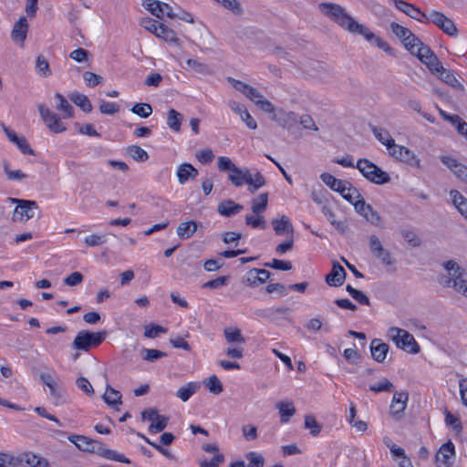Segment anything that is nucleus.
<instances>
[{
    "mask_svg": "<svg viewBox=\"0 0 467 467\" xmlns=\"http://www.w3.org/2000/svg\"><path fill=\"white\" fill-rule=\"evenodd\" d=\"M448 275H442L439 283L444 287H453L458 293L467 297V272L454 260H449L443 264Z\"/></svg>",
    "mask_w": 467,
    "mask_h": 467,
    "instance_id": "nucleus-1",
    "label": "nucleus"
},
{
    "mask_svg": "<svg viewBox=\"0 0 467 467\" xmlns=\"http://www.w3.org/2000/svg\"><path fill=\"white\" fill-rule=\"evenodd\" d=\"M356 168L368 181L375 184H385L391 180L388 172L382 171L378 165L368 159H358Z\"/></svg>",
    "mask_w": 467,
    "mask_h": 467,
    "instance_id": "nucleus-2",
    "label": "nucleus"
},
{
    "mask_svg": "<svg viewBox=\"0 0 467 467\" xmlns=\"http://www.w3.org/2000/svg\"><path fill=\"white\" fill-rule=\"evenodd\" d=\"M388 335L398 348L410 354H417L420 351L414 337L407 330L392 327L389 329Z\"/></svg>",
    "mask_w": 467,
    "mask_h": 467,
    "instance_id": "nucleus-3",
    "label": "nucleus"
},
{
    "mask_svg": "<svg viewBox=\"0 0 467 467\" xmlns=\"http://www.w3.org/2000/svg\"><path fill=\"white\" fill-rule=\"evenodd\" d=\"M322 12L346 30L351 28L355 19L341 5L331 3L320 4Z\"/></svg>",
    "mask_w": 467,
    "mask_h": 467,
    "instance_id": "nucleus-4",
    "label": "nucleus"
},
{
    "mask_svg": "<svg viewBox=\"0 0 467 467\" xmlns=\"http://www.w3.org/2000/svg\"><path fill=\"white\" fill-rule=\"evenodd\" d=\"M106 332H90L82 330L78 333L72 348L78 350L88 351L93 348L99 347L105 339Z\"/></svg>",
    "mask_w": 467,
    "mask_h": 467,
    "instance_id": "nucleus-5",
    "label": "nucleus"
},
{
    "mask_svg": "<svg viewBox=\"0 0 467 467\" xmlns=\"http://www.w3.org/2000/svg\"><path fill=\"white\" fill-rule=\"evenodd\" d=\"M12 201L17 202L12 215L14 222H26L35 217V212L38 210L36 202L19 199H13Z\"/></svg>",
    "mask_w": 467,
    "mask_h": 467,
    "instance_id": "nucleus-6",
    "label": "nucleus"
},
{
    "mask_svg": "<svg viewBox=\"0 0 467 467\" xmlns=\"http://www.w3.org/2000/svg\"><path fill=\"white\" fill-rule=\"evenodd\" d=\"M429 18V22L431 21L435 26H437L440 29H441L445 34L454 36L457 35V27L453 21L447 17L443 13H441L436 10H431L429 15H427Z\"/></svg>",
    "mask_w": 467,
    "mask_h": 467,
    "instance_id": "nucleus-7",
    "label": "nucleus"
},
{
    "mask_svg": "<svg viewBox=\"0 0 467 467\" xmlns=\"http://www.w3.org/2000/svg\"><path fill=\"white\" fill-rule=\"evenodd\" d=\"M38 111L39 114L43 119V121L47 124L48 129L52 130L53 132L58 133L62 132L66 130V127L64 124L60 121L57 115L51 110H49L47 108L45 107L43 104L38 105Z\"/></svg>",
    "mask_w": 467,
    "mask_h": 467,
    "instance_id": "nucleus-8",
    "label": "nucleus"
},
{
    "mask_svg": "<svg viewBox=\"0 0 467 467\" xmlns=\"http://www.w3.org/2000/svg\"><path fill=\"white\" fill-rule=\"evenodd\" d=\"M368 245L373 256L380 260L384 265H391L394 264L390 252L383 247L379 239L376 235H371L369 237Z\"/></svg>",
    "mask_w": 467,
    "mask_h": 467,
    "instance_id": "nucleus-9",
    "label": "nucleus"
},
{
    "mask_svg": "<svg viewBox=\"0 0 467 467\" xmlns=\"http://www.w3.org/2000/svg\"><path fill=\"white\" fill-rule=\"evenodd\" d=\"M39 379L48 388L50 396L55 400L56 404L63 401L66 391L49 373H41Z\"/></svg>",
    "mask_w": 467,
    "mask_h": 467,
    "instance_id": "nucleus-10",
    "label": "nucleus"
},
{
    "mask_svg": "<svg viewBox=\"0 0 467 467\" xmlns=\"http://www.w3.org/2000/svg\"><path fill=\"white\" fill-rule=\"evenodd\" d=\"M455 457V447L451 441L443 443L436 453L435 459L438 464H443L444 467H451ZM441 467V465H438Z\"/></svg>",
    "mask_w": 467,
    "mask_h": 467,
    "instance_id": "nucleus-11",
    "label": "nucleus"
},
{
    "mask_svg": "<svg viewBox=\"0 0 467 467\" xmlns=\"http://www.w3.org/2000/svg\"><path fill=\"white\" fill-rule=\"evenodd\" d=\"M395 6L410 17L420 22V23H429V18L427 17V14L421 12L418 7L415 5L407 3L402 0H396L394 2Z\"/></svg>",
    "mask_w": 467,
    "mask_h": 467,
    "instance_id": "nucleus-12",
    "label": "nucleus"
},
{
    "mask_svg": "<svg viewBox=\"0 0 467 467\" xmlns=\"http://www.w3.org/2000/svg\"><path fill=\"white\" fill-rule=\"evenodd\" d=\"M441 161L450 169L453 174L467 183V166L459 162L455 158L451 156H441Z\"/></svg>",
    "mask_w": 467,
    "mask_h": 467,
    "instance_id": "nucleus-13",
    "label": "nucleus"
},
{
    "mask_svg": "<svg viewBox=\"0 0 467 467\" xmlns=\"http://www.w3.org/2000/svg\"><path fill=\"white\" fill-rule=\"evenodd\" d=\"M68 441L74 443L80 451L97 454V449L101 442L87 438L83 435L73 434L68 437Z\"/></svg>",
    "mask_w": 467,
    "mask_h": 467,
    "instance_id": "nucleus-14",
    "label": "nucleus"
},
{
    "mask_svg": "<svg viewBox=\"0 0 467 467\" xmlns=\"http://www.w3.org/2000/svg\"><path fill=\"white\" fill-rule=\"evenodd\" d=\"M347 273L339 263L334 262L330 273L326 276V283L330 286H340L343 285Z\"/></svg>",
    "mask_w": 467,
    "mask_h": 467,
    "instance_id": "nucleus-15",
    "label": "nucleus"
},
{
    "mask_svg": "<svg viewBox=\"0 0 467 467\" xmlns=\"http://www.w3.org/2000/svg\"><path fill=\"white\" fill-rule=\"evenodd\" d=\"M19 465H25L26 467H48V462L47 459L37 456L32 452H24L16 457Z\"/></svg>",
    "mask_w": 467,
    "mask_h": 467,
    "instance_id": "nucleus-16",
    "label": "nucleus"
},
{
    "mask_svg": "<svg viewBox=\"0 0 467 467\" xmlns=\"http://www.w3.org/2000/svg\"><path fill=\"white\" fill-rule=\"evenodd\" d=\"M2 127L8 139L14 142L24 154L35 155V151L31 149L26 138L18 137L15 131L11 130L4 124H2Z\"/></svg>",
    "mask_w": 467,
    "mask_h": 467,
    "instance_id": "nucleus-17",
    "label": "nucleus"
},
{
    "mask_svg": "<svg viewBox=\"0 0 467 467\" xmlns=\"http://www.w3.org/2000/svg\"><path fill=\"white\" fill-rule=\"evenodd\" d=\"M271 223L276 235H293L294 226L287 216L282 215L280 218H275Z\"/></svg>",
    "mask_w": 467,
    "mask_h": 467,
    "instance_id": "nucleus-18",
    "label": "nucleus"
},
{
    "mask_svg": "<svg viewBox=\"0 0 467 467\" xmlns=\"http://www.w3.org/2000/svg\"><path fill=\"white\" fill-rule=\"evenodd\" d=\"M28 32V23L25 16L20 17L14 25L11 32L12 39L15 42L24 44Z\"/></svg>",
    "mask_w": 467,
    "mask_h": 467,
    "instance_id": "nucleus-19",
    "label": "nucleus"
},
{
    "mask_svg": "<svg viewBox=\"0 0 467 467\" xmlns=\"http://www.w3.org/2000/svg\"><path fill=\"white\" fill-rule=\"evenodd\" d=\"M244 209L242 204L236 203L231 199L223 200L219 202L217 212L224 217H231L239 213Z\"/></svg>",
    "mask_w": 467,
    "mask_h": 467,
    "instance_id": "nucleus-20",
    "label": "nucleus"
},
{
    "mask_svg": "<svg viewBox=\"0 0 467 467\" xmlns=\"http://www.w3.org/2000/svg\"><path fill=\"white\" fill-rule=\"evenodd\" d=\"M408 400V392H395L390 404L391 414L394 416L401 414L407 407Z\"/></svg>",
    "mask_w": 467,
    "mask_h": 467,
    "instance_id": "nucleus-21",
    "label": "nucleus"
},
{
    "mask_svg": "<svg viewBox=\"0 0 467 467\" xmlns=\"http://www.w3.org/2000/svg\"><path fill=\"white\" fill-rule=\"evenodd\" d=\"M371 356L377 362H383L389 352V345L375 338L370 343Z\"/></svg>",
    "mask_w": 467,
    "mask_h": 467,
    "instance_id": "nucleus-22",
    "label": "nucleus"
},
{
    "mask_svg": "<svg viewBox=\"0 0 467 467\" xmlns=\"http://www.w3.org/2000/svg\"><path fill=\"white\" fill-rule=\"evenodd\" d=\"M97 454L102 456L106 459L116 461L119 462L130 463V460L125 457L123 454L119 453L116 451L110 450L107 448L102 442L98 445Z\"/></svg>",
    "mask_w": 467,
    "mask_h": 467,
    "instance_id": "nucleus-23",
    "label": "nucleus"
},
{
    "mask_svg": "<svg viewBox=\"0 0 467 467\" xmlns=\"http://www.w3.org/2000/svg\"><path fill=\"white\" fill-rule=\"evenodd\" d=\"M320 178L326 185L335 192L343 193L346 190L347 181L338 180L327 172L322 173Z\"/></svg>",
    "mask_w": 467,
    "mask_h": 467,
    "instance_id": "nucleus-24",
    "label": "nucleus"
},
{
    "mask_svg": "<svg viewBox=\"0 0 467 467\" xmlns=\"http://www.w3.org/2000/svg\"><path fill=\"white\" fill-rule=\"evenodd\" d=\"M228 179L234 186L240 187L244 183L251 182V172L237 167V171L229 174Z\"/></svg>",
    "mask_w": 467,
    "mask_h": 467,
    "instance_id": "nucleus-25",
    "label": "nucleus"
},
{
    "mask_svg": "<svg viewBox=\"0 0 467 467\" xmlns=\"http://www.w3.org/2000/svg\"><path fill=\"white\" fill-rule=\"evenodd\" d=\"M450 196L453 205L459 213L467 220V199L457 190H451Z\"/></svg>",
    "mask_w": 467,
    "mask_h": 467,
    "instance_id": "nucleus-26",
    "label": "nucleus"
},
{
    "mask_svg": "<svg viewBox=\"0 0 467 467\" xmlns=\"http://www.w3.org/2000/svg\"><path fill=\"white\" fill-rule=\"evenodd\" d=\"M198 175V171L190 163H182L179 166L177 176L179 182L183 184L190 178L194 179Z\"/></svg>",
    "mask_w": 467,
    "mask_h": 467,
    "instance_id": "nucleus-27",
    "label": "nucleus"
},
{
    "mask_svg": "<svg viewBox=\"0 0 467 467\" xmlns=\"http://www.w3.org/2000/svg\"><path fill=\"white\" fill-rule=\"evenodd\" d=\"M276 408L279 410L281 423L288 422L296 413V409L291 401H280L276 404Z\"/></svg>",
    "mask_w": 467,
    "mask_h": 467,
    "instance_id": "nucleus-28",
    "label": "nucleus"
},
{
    "mask_svg": "<svg viewBox=\"0 0 467 467\" xmlns=\"http://www.w3.org/2000/svg\"><path fill=\"white\" fill-rule=\"evenodd\" d=\"M198 224L194 221L181 223L177 229L176 234L181 239H188L196 232Z\"/></svg>",
    "mask_w": 467,
    "mask_h": 467,
    "instance_id": "nucleus-29",
    "label": "nucleus"
},
{
    "mask_svg": "<svg viewBox=\"0 0 467 467\" xmlns=\"http://www.w3.org/2000/svg\"><path fill=\"white\" fill-rule=\"evenodd\" d=\"M400 161L413 167L417 169L421 168V162L420 160L418 158V156L410 150L409 148L404 146L403 152L401 154V157L400 159Z\"/></svg>",
    "mask_w": 467,
    "mask_h": 467,
    "instance_id": "nucleus-30",
    "label": "nucleus"
},
{
    "mask_svg": "<svg viewBox=\"0 0 467 467\" xmlns=\"http://www.w3.org/2000/svg\"><path fill=\"white\" fill-rule=\"evenodd\" d=\"M248 275L251 276V277H248V281H250V284L251 285H258V284H263L267 279H269L271 273L265 269L254 268L249 271Z\"/></svg>",
    "mask_w": 467,
    "mask_h": 467,
    "instance_id": "nucleus-31",
    "label": "nucleus"
},
{
    "mask_svg": "<svg viewBox=\"0 0 467 467\" xmlns=\"http://www.w3.org/2000/svg\"><path fill=\"white\" fill-rule=\"evenodd\" d=\"M371 131L374 137L386 148L393 145L394 139L390 136L389 132L381 127H372Z\"/></svg>",
    "mask_w": 467,
    "mask_h": 467,
    "instance_id": "nucleus-32",
    "label": "nucleus"
},
{
    "mask_svg": "<svg viewBox=\"0 0 467 467\" xmlns=\"http://www.w3.org/2000/svg\"><path fill=\"white\" fill-rule=\"evenodd\" d=\"M182 120V115L175 110L174 109H171L167 113V125L172 130L178 132L181 130V125Z\"/></svg>",
    "mask_w": 467,
    "mask_h": 467,
    "instance_id": "nucleus-33",
    "label": "nucleus"
},
{
    "mask_svg": "<svg viewBox=\"0 0 467 467\" xmlns=\"http://www.w3.org/2000/svg\"><path fill=\"white\" fill-rule=\"evenodd\" d=\"M70 99L84 112L89 113L92 110L91 102L86 95L76 92L70 96Z\"/></svg>",
    "mask_w": 467,
    "mask_h": 467,
    "instance_id": "nucleus-34",
    "label": "nucleus"
},
{
    "mask_svg": "<svg viewBox=\"0 0 467 467\" xmlns=\"http://www.w3.org/2000/svg\"><path fill=\"white\" fill-rule=\"evenodd\" d=\"M268 193L264 192L252 200V211L255 214L264 213L267 208Z\"/></svg>",
    "mask_w": 467,
    "mask_h": 467,
    "instance_id": "nucleus-35",
    "label": "nucleus"
},
{
    "mask_svg": "<svg viewBox=\"0 0 467 467\" xmlns=\"http://www.w3.org/2000/svg\"><path fill=\"white\" fill-rule=\"evenodd\" d=\"M121 394L119 390L107 385L106 392L103 395L104 401L109 406H115L121 403Z\"/></svg>",
    "mask_w": 467,
    "mask_h": 467,
    "instance_id": "nucleus-36",
    "label": "nucleus"
},
{
    "mask_svg": "<svg viewBox=\"0 0 467 467\" xmlns=\"http://www.w3.org/2000/svg\"><path fill=\"white\" fill-rule=\"evenodd\" d=\"M437 75L442 81L449 84L452 88H460V89L462 88V84L459 82L457 78L454 76V74L451 70H448V69L442 67V69L441 71H439L437 73Z\"/></svg>",
    "mask_w": 467,
    "mask_h": 467,
    "instance_id": "nucleus-37",
    "label": "nucleus"
},
{
    "mask_svg": "<svg viewBox=\"0 0 467 467\" xmlns=\"http://www.w3.org/2000/svg\"><path fill=\"white\" fill-rule=\"evenodd\" d=\"M199 389L197 383L189 382L188 384L181 387L177 391V397L182 401H187Z\"/></svg>",
    "mask_w": 467,
    "mask_h": 467,
    "instance_id": "nucleus-38",
    "label": "nucleus"
},
{
    "mask_svg": "<svg viewBox=\"0 0 467 467\" xmlns=\"http://www.w3.org/2000/svg\"><path fill=\"white\" fill-rule=\"evenodd\" d=\"M155 36L165 40L166 42L174 44H178L179 42L176 36V33L162 23L161 26H159V30Z\"/></svg>",
    "mask_w": 467,
    "mask_h": 467,
    "instance_id": "nucleus-39",
    "label": "nucleus"
},
{
    "mask_svg": "<svg viewBox=\"0 0 467 467\" xmlns=\"http://www.w3.org/2000/svg\"><path fill=\"white\" fill-rule=\"evenodd\" d=\"M36 69L37 74L42 78H47L52 75L49 63L47 60V58L42 55H39L36 57Z\"/></svg>",
    "mask_w": 467,
    "mask_h": 467,
    "instance_id": "nucleus-40",
    "label": "nucleus"
},
{
    "mask_svg": "<svg viewBox=\"0 0 467 467\" xmlns=\"http://www.w3.org/2000/svg\"><path fill=\"white\" fill-rule=\"evenodd\" d=\"M348 31L363 36L368 41H375L377 38L374 33H372L367 26L358 24L356 20Z\"/></svg>",
    "mask_w": 467,
    "mask_h": 467,
    "instance_id": "nucleus-41",
    "label": "nucleus"
},
{
    "mask_svg": "<svg viewBox=\"0 0 467 467\" xmlns=\"http://www.w3.org/2000/svg\"><path fill=\"white\" fill-rule=\"evenodd\" d=\"M348 31L363 36L368 41H375L377 38L374 33H372L367 26L358 24L356 20Z\"/></svg>",
    "mask_w": 467,
    "mask_h": 467,
    "instance_id": "nucleus-42",
    "label": "nucleus"
},
{
    "mask_svg": "<svg viewBox=\"0 0 467 467\" xmlns=\"http://www.w3.org/2000/svg\"><path fill=\"white\" fill-rule=\"evenodd\" d=\"M140 354L141 358L149 362H154L160 358L167 357L165 352L153 348H142Z\"/></svg>",
    "mask_w": 467,
    "mask_h": 467,
    "instance_id": "nucleus-43",
    "label": "nucleus"
},
{
    "mask_svg": "<svg viewBox=\"0 0 467 467\" xmlns=\"http://www.w3.org/2000/svg\"><path fill=\"white\" fill-rule=\"evenodd\" d=\"M129 155L137 161H145L149 159V154L145 150L138 145H132L127 148Z\"/></svg>",
    "mask_w": 467,
    "mask_h": 467,
    "instance_id": "nucleus-44",
    "label": "nucleus"
},
{
    "mask_svg": "<svg viewBox=\"0 0 467 467\" xmlns=\"http://www.w3.org/2000/svg\"><path fill=\"white\" fill-rule=\"evenodd\" d=\"M55 98L57 100V109L62 110L65 113V118L72 117L74 109L64 98V96H62L60 93H57Z\"/></svg>",
    "mask_w": 467,
    "mask_h": 467,
    "instance_id": "nucleus-45",
    "label": "nucleus"
},
{
    "mask_svg": "<svg viewBox=\"0 0 467 467\" xmlns=\"http://www.w3.org/2000/svg\"><path fill=\"white\" fill-rule=\"evenodd\" d=\"M346 290L348 292V294L351 296V297L354 300H356L358 303L364 305V306L370 305L369 298L363 292L352 287L350 285H348L346 286Z\"/></svg>",
    "mask_w": 467,
    "mask_h": 467,
    "instance_id": "nucleus-46",
    "label": "nucleus"
},
{
    "mask_svg": "<svg viewBox=\"0 0 467 467\" xmlns=\"http://www.w3.org/2000/svg\"><path fill=\"white\" fill-rule=\"evenodd\" d=\"M130 111L140 118H148L152 113V107L149 103H136Z\"/></svg>",
    "mask_w": 467,
    "mask_h": 467,
    "instance_id": "nucleus-47",
    "label": "nucleus"
},
{
    "mask_svg": "<svg viewBox=\"0 0 467 467\" xmlns=\"http://www.w3.org/2000/svg\"><path fill=\"white\" fill-rule=\"evenodd\" d=\"M405 48L410 51V54H414L416 47L420 45V39L417 37L412 32L407 36L400 40Z\"/></svg>",
    "mask_w": 467,
    "mask_h": 467,
    "instance_id": "nucleus-48",
    "label": "nucleus"
},
{
    "mask_svg": "<svg viewBox=\"0 0 467 467\" xmlns=\"http://www.w3.org/2000/svg\"><path fill=\"white\" fill-rule=\"evenodd\" d=\"M204 384L209 391L214 395H218L223 390L222 382L215 375L211 376L207 381H204Z\"/></svg>",
    "mask_w": 467,
    "mask_h": 467,
    "instance_id": "nucleus-49",
    "label": "nucleus"
},
{
    "mask_svg": "<svg viewBox=\"0 0 467 467\" xmlns=\"http://www.w3.org/2000/svg\"><path fill=\"white\" fill-rule=\"evenodd\" d=\"M248 191L251 193L255 192L259 188L265 184V177L257 171L254 175L251 173V182H247Z\"/></svg>",
    "mask_w": 467,
    "mask_h": 467,
    "instance_id": "nucleus-50",
    "label": "nucleus"
},
{
    "mask_svg": "<svg viewBox=\"0 0 467 467\" xmlns=\"http://www.w3.org/2000/svg\"><path fill=\"white\" fill-rule=\"evenodd\" d=\"M421 63L425 64L426 67L432 72L437 74L439 71H441L443 67L442 64L439 60L438 57L435 54H432L431 56L428 57V58H425L421 61Z\"/></svg>",
    "mask_w": 467,
    "mask_h": 467,
    "instance_id": "nucleus-51",
    "label": "nucleus"
},
{
    "mask_svg": "<svg viewBox=\"0 0 467 467\" xmlns=\"http://www.w3.org/2000/svg\"><path fill=\"white\" fill-rule=\"evenodd\" d=\"M143 6L153 16L162 18L161 2L157 0H145Z\"/></svg>",
    "mask_w": 467,
    "mask_h": 467,
    "instance_id": "nucleus-52",
    "label": "nucleus"
},
{
    "mask_svg": "<svg viewBox=\"0 0 467 467\" xmlns=\"http://www.w3.org/2000/svg\"><path fill=\"white\" fill-rule=\"evenodd\" d=\"M245 223L247 225H250L253 228H260V229H265L266 228V222L263 216L260 214L256 215H246L245 216Z\"/></svg>",
    "mask_w": 467,
    "mask_h": 467,
    "instance_id": "nucleus-53",
    "label": "nucleus"
},
{
    "mask_svg": "<svg viewBox=\"0 0 467 467\" xmlns=\"http://www.w3.org/2000/svg\"><path fill=\"white\" fill-rule=\"evenodd\" d=\"M224 336H225V339L227 340L228 343H234V342L244 343L245 342L244 336L242 335L241 331L237 328L224 329Z\"/></svg>",
    "mask_w": 467,
    "mask_h": 467,
    "instance_id": "nucleus-54",
    "label": "nucleus"
},
{
    "mask_svg": "<svg viewBox=\"0 0 467 467\" xmlns=\"http://www.w3.org/2000/svg\"><path fill=\"white\" fill-rule=\"evenodd\" d=\"M393 389L394 385L388 379H383L378 384L369 386V390L373 392H391Z\"/></svg>",
    "mask_w": 467,
    "mask_h": 467,
    "instance_id": "nucleus-55",
    "label": "nucleus"
},
{
    "mask_svg": "<svg viewBox=\"0 0 467 467\" xmlns=\"http://www.w3.org/2000/svg\"><path fill=\"white\" fill-rule=\"evenodd\" d=\"M168 421L169 419L167 417L159 414L155 421L150 425L149 431L151 433L161 432L166 428Z\"/></svg>",
    "mask_w": 467,
    "mask_h": 467,
    "instance_id": "nucleus-56",
    "label": "nucleus"
},
{
    "mask_svg": "<svg viewBox=\"0 0 467 467\" xmlns=\"http://www.w3.org/2000/svg\"><path fill=\"white\" fill-rule=\"evenodd\" d=\"M340 194L345 200L348 201L350 203H352L361 196L358 189L353 187L351 183L348 182H347L346 190L343 192V193Z\"/></svg>",
    "mask_w": 467,
    "mask_h": 467,
    "instance_id": "nucleus-57",
    "label": "nucleus"
},
{
    "mask_svg": "<svg viewBox=\"0 0 467 467\" xmlns=\"http://www.w3.org/2000/svg\"><path fill=\"white\" fill-rule=\"evenodd\" d=\"M83 79L87 86L94 88L102 82L103 78L96 73L86 71L83 74Z\"/></svg>",
    "mask_w": 467,
    "mask_h": 467,
    "instance_id": "nucleus-58",
    "label": "nucleus"
},
{
    "mask_svg": "<svg viewBox=\"0 0 467 467\" xmlns=\"http://www.w3.org/2000/svg\"><path fill=\"white\" fill-rule=\"evenodd\" d=\"M106 234H93L85 238L84 242L87 246L95 247L106 243Z\"/></svg>",
    "mask_w": 467,
    "mask_h": 467,
    "instance_id": "nucleus-59",
    "label": "nucleus"
},
{
    "mask_svg": "<svg viewBox=\"0 0 467 467\" xmlns=\"http://www.w3.org/2000/svg\"><path fill=\"white\" fill-rule=\"evenodd\" d=\"M304 424H305V428L310 430V433L313 436H317L320 432V431H321L320 425L317 423V421L316 420L315 417L312 416V415H306L305 417V423Z\"/></svg>",
    "mask_w": 467,
    "mask_h": 467,
    "instance_id": "nucleus-60",
    "label": "nucleus"
},
{
    "mask_svg": "<svg viewBox=\"0 0 467 467\" xmlns=\"http://www.w3.org/2000/svg\"><path fill=\"white\" fill-rule=\"evenodd\" d=\"M186 64L194 69L197 73L205 75L210 73L209 67L206 64L200 62L197 59L189 58L186 60Z\"/></svg>",
    "mask_w": 467,
    "mask_h": 467,
    "instance_id": "nucleus-61",
    "label": "nucleus"
},
{
    "mask_svg": "<svg viewBox=\"0 0 467 467\" xmlns=\"http://www.w3.org/2000/svg\"><path fill=\"white\" fill-rule=\"evenodd\" d=\"M391 32L400 39L402 40L405 36H407L411 31L407 27L399 25L396 22H391L389 25Z\"/></svg>",
    "mask_w": 467,
    "mask_h": 467,
    "instance_id": "nucleus-62",
    "label": "nucleus"
},
{
    "mask_svg": "<svg viewBox=\"0 0 467 467\" xmlns=\"http://www.w3.org/2000/svg\"><path fill=\"white\" fill-rule=\"evenodd\" d=\"M18 461L16 457L8 454L0 452V467H17Z\"/></svg>",
    "mask_w": 467,
    "mask_h": 467,
    "instance_id": "nucleus-63",
    "label": "nucleus"
},
{
    "mask_svg": "<svg viewBox=\"0 0 467 467\" xmlns=\"http://www.w3.org/2000/svg\"><path fill=\"white\" fill-rule=\"evenodd\" d=\"M246 459L249 462V467H263L265 464L264 457L254 451L247 453Z\"/></svg>",
    "mask_w": 467,
    "mask_h": 467,
    "instance_id": "nucleus-64",
    "label": "nucleus"
}]
</instances>
